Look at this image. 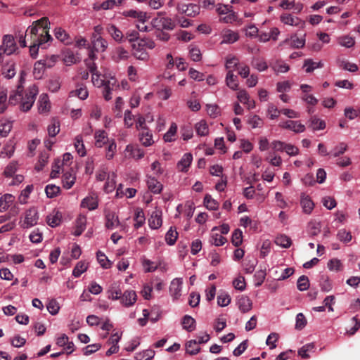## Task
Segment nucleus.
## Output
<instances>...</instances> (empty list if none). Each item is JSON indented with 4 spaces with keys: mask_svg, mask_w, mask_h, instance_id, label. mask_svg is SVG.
Instances as JSON below:
<instances>
[{
    "mask_svg": "<svg viewBox=\"0 0 360 360\" xmlns=\"http://www.w3.org/2000/svg\"><path fill=\"white\" fill-rule=\"evenodd\" d=\"M49 19L46 17L34 21L32 26L29 27L25 35L18 36V41L22 47H25L26 37L30 35L31 44L30 45V53L32 58H35L38 54L39 48L46 49V44L52 40V37L49 34L48 25Z\"/></svg>",
    "mask_w": 360,
    "mask_h": 360,
    "instance_id": "nucleus-1",
    "label": "nucleus"
},
{
    "mask_svg": "<svg viewBox=\"0 0 360 360\" xmlns=\"http://www.w3.org/2000/svg\"><path fill=\"white\" fill-rule=\"evenodd\" d=\"M155 47V43L149 38H143L134 42L131 45L132 55L138 60L147 61L149 54L147 49L152 50Z\"/></svg>",
    "mask_w": 360,
    "mask_h": 360,
    "instance_id": "nucleus-2",
    "label": "nucleus"
},
{
    "mask_svg": "<svg viewBox=\"0 0 360 360\" xmlns=\"http://www.w3.org/2000/svg\"><path fill=\"white\" fill-rule=\"evenodd\" d=\"M151 25L158 31L173 30L175 28V22L165 15V12H158L151 20Z\"/></svg>",
    "mask_w": 360,
    "mask_h": 360,
    "instance_id": "nucleus-3",
    "label": "nucleus"
},
{
    "mask_svg": "<svg viewBox=\"0 0 360 360\" xmlns=\"http://www.w3.org/2000/svg\"><path fill=\"white\" fill-rule=\"evenodd\" d=\"M38 92L39 90L36 85H32L27 88L25 94H22V99H21V110L27 112L31 109Z\"/></svg>",
    "mask_w": 360,
    "mask_h": 360,
    "instance_id": "nucleus-4",
    "label": "nucleus"
},
{
    "mask_svg": "<svg viewBox=\"0 0 360 360\" xmlns=\"http://www.w3.org/2000/svg\"><path fill=\"white\" fill-rule=\"evenodd\" d=\"M39 216L36 207H32L27 210L23 214V217L20 220V227L22 229H30L37 224Z\"/></svg>",
    "mask_w": 360,
    "mask_h": 360,
    "instance_id": "nucleus-5",
    "label": "nucleus"
},
{
    "mask_svg": "<svg viewBox=\"0 0 360 360\" xmlns=\"http://www.w3.org/2000/svg\"><path fill=\"white\" fill-rule=\"evenodd\" d=\"M121 14L126 18H132L136 20L137 22L142 24H144V22L150 18V16L146 12L135 9L124 11L121 13Z\"/></svg>",
    "mask_w": 360,
    "mask_h": 360,
    "instance_id": "nucleus-6",
    "label": "nucleus"
},
{
    "mask_svg": "<svg viewBox=\"0 0 360 360\" xmlns=\"http://www.w3.org/2000/svg\"><path fill=\"white\" fill-rule=\"evenodd\" d=\"M0 47L6 53V56L14 53L18 49L15 39L11 34H6L4 37L2 45Z\"/></svg>",
    "mask_w": 360,
    "mask_h": 360,
    "instance_id": "nucleus-7",
    "label": "nucleus"
},
{
    "mask_svg": "<svg viewBox=\"0 0 360 360\" xmlns=\"http://www.w3.org/2000/svg\"><path fill=\"white\" fill-rule=\"evenodd\" d=\"M176 9L179 13L186 14L187 16L195 17L200 13V6L194 4H178Z\"/></svg>",
    "mask_w": 360,
    "mask_h": 360,
    "instance_id": "nucleus-8",
    "label": "nucleus"
},
{
    "mask_svg": "<svg viewBox=\"0 0 360 360\" xmlns=\"http://www.w3.org/2000/svg\"><path fill=\"white\" fill-rule=\"evenodd\" d=\"M124 156L127 158L140 160L144 157V151L137 146L129 144L124 149Z\"/></svg>",
    "mask_w": 360,
    "mask_h": 360,
    "instance_id": "nucleus-9",
    "label": "nucleus"
},
{
    "mask_svg": "<svg viewBox=\"0 0 360 360\" xmlns=\"http://www.w3.org/2000/svg\"><path fill=\"white\" fill-rule=\"evenodd\" d=\"M281 128L289 129L295 133H302L305 131V126L300 121L286 120L281 122L278 125Z\"/></svg>",
    "mask_w": 360,
    "mask_h": 360,
    "instance_id": "nucleus-10",
    "label": "nucleus"
},
{
    "mask_svg": "<svg viewBox=\"0 0 360 360\" xmlns=\"http://www.w3.org/2000/svg\"><path fill=\"white\" fill-rule=\"evenodd\" d=\"M183 280L181 278H174L169 285V292L174 300H177L181 295Z\"/></svg>",
    "mask_w": 360,
    "mask_h": 360,
    "instance_id": "nucleus-11",
    "label": "nucleus"
},
{
    "mask_svg": "<svg viewBox=\"0 0 360 360\" xmlns=\"http://www.w3.org/2000/svg\"><path fill=\"white\" fill-rule=\"evenodd\" d=\"M162 210L155 209L152 212L150 217L148 219V225L152 229H158L162 224Z\"/></svg>",
    "mask_w": 360,
    "mask_h": 360,
    "instance_id": "nucleus-12",
    "label": "nucleus"
},
{
    "mask_svg": "<svg viewBox=\"0 0 360 360\" xmlns=\"http://www.w3.org/2000/svg\"><path fill=\"white\" fill-rule=\"evenodd\" d=\"M137 300V295L134 290H126L122 294L120 303L125 307L133 306Z\"/></svg>",
    "mask_w": 360,
    "mask_h": 360,
    "instance_id": "nucleus-13",
    "label": "nucleus"
},
{
    "mask_svg": "<svg viewBox=\"0 0 360 360\" xmlns=\"http://www.w3.org/2000/svg\"><path fill=\"white\" fill-rule=\"evenodd\" d=\"M62 218V213L59 210L54 209L46 216V221L49 226L53 228L60 224Z\"/></svg>",
    "mask_w": 360,
    "mask_h": 360,
    "instance_id": "nucleus-14",
    "label": "nucleus"
},
{
    "mask_svg": "<svg viewBox=\"0 0 360 360\" xmlns=\"http://www.w3.org/2000/svg\"><path fill=\"white\" fill-rule=\"evenodd\" d=\"M193 161V155L190 153L183 155L180 160L177 162L176 168L179 172H187Z\"/></svg>",
    "mask_w": 360,
    "mask_h": 360,
    "instance_id": "nucleus-15",
    "label": "nucleus"
},
{
    "mask_svg": "<svg viewBox=\"0 0 360 360\" xmlns=\"http://www.w3.org/2000/svg\"><path fill=\"white\" fill-rule=\"evenodd\" d=\"M139 140L144 147H149L154 144L153 135L149 129H143L139 133Z\"/></svg>",
    "mask_w": 360,
    "mask_h": 360,
    "instance_id": "nucleus-16",
    "label": "nucleus"
},
{
    "mask_svg": "<svg viewBox=\"0 0 360 360\" xmlns=\"http://www.w3.org/2000/svg\"><path fill=\"white\" fill-rule=\"evenodd\" d=\"M95 146L102 148L105 146L111 139H109L108 133L103 129H98L94 133Z\"/></svg>",
    "mask_w": 360,
    "mask_h": 360,
    "instance_id": "nucleus-17",
    "label": "nucleus"
},
{
    "mask_svg": "<svg viewBox=\"0 0 360 360\" xmlns=\"http://www.w3.org/2000/svg\"><path fill=\"white\" fill-rule=\"evenodd\" d=\"M146 184L148 188L154 194H159L161 193L163 188L162 184L152 175H147Z\"/></svg>",
    "mask_w": 360,
    "mask_h": 360,
    "instance_id": "nucleus-18",
    "label": "nucleus"
},
{
    "mask_svg": "<svg viewBox=\"0 0 360 360\" xmlns=\"http://www.w3.org/2000/svg\"><path fill=\"white\" fill-rule=\"evenodd\" d=\"M52 64L49 63L47 60H40L34 63L33 75L35 79H39L42 77L46 67L50 68Z\"/></svg>",
    "mask_w": 360,
    "mask_h": 360,
    "instance_id": "nucleus-19",
    "label": "nucleus"
},
{
    "mask_svg": "<svg viewBox=\"0 0 360 360\" xmlns=\"http://www.w3.org/2000/svg\"><path fill=\"white\" fill-rule=\"evenodd\" d=\"M238 100L245 105L248 110L255 108V102L250 98L249 94L245 89L240 90L237 94Z\"/></svg>",
    "mask_w": 360,
    "mask_h": 360,
    "instance_id": "nucleus-20",
    "label": "nucleus"
},
{
    "mask_svg": "<svg viewBox=\"0 0 360 360\" xmlns=\"http://www.w3.org/2000/svg\"><path fill=\"white\" fill-rule=\"evenodd\" d=\"M92 46L93 49L97 52H104L108 48V41L101 36H92Z\"/></svg>",
    "mask_w": 360,
    "mask_h": 360,
    "instance_id": "nucleus-21",
    "label": "nucleus"
},
{
    "mask_svg": "<svg viewBox=\"0 0 360 360\" xmlns=\"http://www.w3.org/2000/svg\"><path fill=\"white\" fill-rule=\"evenodd\" d=\"M37 105L39 113L43 114L49 112L51 109V103L46 94H42L40 95Z\"/></svg>",
    "mask_w": 360,
    "mask_h": 360,
    "instance_id": "nucleus-22",
    "label": "nucleus"
},
{
    "mask_svg": "<svg viewBox=\"0 0 360 360\" xmlns=\"http://www.w3.org/2000/svg\"><path fill=\"white\" fill-rule=\"evenodd\" d=\"M237 304L242 313H247L252 308V302L249 297L241 295L237 300Z\"/></svg>",
    "mask_w": 360,
    "mask_h": 360,
    "instance_id": "nucleus-23",
    "label": "nucleus"
},
{
    "mask_svg": "<svg viewBox=\"0 0 360 360\" xmlns=\"http://www.w3.org/2000/svg\"><path fill=\"white\" fill-rule=\"evenodd\" d=\"M86 217L82 214L78 216L75 221V226L74 229V231L72 232L73 235L75 236H79L86 227Z\"/></svg>",
    "mask_w": 360,
    "mask_h": 360,
    "instance_id": "nucleus-24",
    "label": "nucleus"
},
{
    "mask_svg": "<svg viewBox=\"0 0 360 360\" xmlns=\"http://www.w3.org/2000/svg\"><path fill=\"white\" fill-rule=\"evenodd\" d=\"M120 225L118 216L115 212H109L105 214V226L108 229H115Z\"/></svg>",
    "mask_w": 360,
    "mask_h": 360,
    "instance_id": "nucleus-25",
    "label": "nucleus"
},
{
    "mask_svg": "<svg viewBox=\"0 0 360 360\" xmlns=\"http://www.w3.org/2000/svg\"><path fill=\"white\" fill-rule=\"evenodd\" d=\"M98 205V198L95 195H89L84 198L81 202V207L86 208L90 211L96 210Z\"/></svg>",
    "mask_w": 360,
    "mask_h": 360,
    "instance_id": "nucleus-26",
    "label": "nucleus"
},
{
    "mask_svg": "<svg viewBox=\"0 0 360 360\" xmlns=\"http://www.w3.org/2000/svg\"><path fill=\"white\" fill-rule=\"evenodd\" d=\"M221 44H233L238 40L239 34L236 31L226 30L221 33Z\"/></svg>",
    "mask_w": 360,
    "mask_h": 360,
    "instance_id": "nucleus-27",
    "label": "nucleus"
},
{
    "mask_svg": "<svg viewBox=\"0 0 360 360\" xmlns=\"http://www.w3.org/2000/svg\"><path fill=\"white\" fill-rule=\"evenodd\" d=\"M281 21L288 25L291 26H301L302 27L304 24L300 18L293 17L291 14L285 13L280 16Z\"/></svg>",
    "mask_w": 360,
    "mask_h": 360,
    "instance_id": "nucleus-28",
    "label": "nucleus"
},
{
    "mask_svg": "<svg viewBox=\"0 0 360 360\" xmlns=\"http://www.w3.org/2000/svg\"><path fill=\"white\" fill-rule=\"evenodd\" d=\"M300 205L303 212L307 214H311L314 207V204L311 199L305 194H302L301 195Z\"/></svg>",
    "mask_w": 360,
    "mask_h": 360,
    "instance_id": "nucleus-29",
    "label": "nucleus"
},
{
    "mask_svg": "<svg viewBox=\"0 0 360 360\" xmlns=\"http://www.w3.org/2000/svg\"><path fill=\"white\" fill-rule=\"evenodd\" d=\"M108 33L117 42H122L124 39L122 32L113 24H109L106 27Z\"/></svg>",
    "mask_w": 360,
    "mask_h": 360,
    "instance_id": "nucleus-30",
    "label": "nucleus"
},
{
    "mask_svg": "<svg viewBox=\"0 0 360 360\" xmlns=\"http://www.w3.org/2000/svg\"><path fill=\"white\" fill-rule=\"evenodd\" d=\"M283 44L289 45L292 48H302L305 44V39L303 37H298L296 34L292 35L290 39H285Z\"/></svg>",
    "mask_w": 360,
    "mask_h": 360,
    "instance_id": "nucleus-31",
    "label": "nucleus"
},
{
    "mask_svg": "<svg viewBox=\"0 0 360 360\" xmlns=\"http://www.w3.org/2000/svg\"><path fill=\"white\" fill-rule=\"evenodd\" d=\"M22 87L21 86H18L17 89L14 91H12L10 94L8 103L10 105H15L17 104L21 103V99H22Z\"/></svg>",
    "mask_w": 360,
    "mask_h": 360,
    "instance_id": "nucleus-32",
    "label": "nucleus"
},
{
    "mask_svg": "<svg viewBox=\"0 0 360 360\" xmlns=\"http://www.w3.org/2000/svg\"><path fill=\"white\" fill-rule=\"evenodd\" d=\"M54 35L58 40L60 41L65 44H70L72 43L70 35L65 30L61 27H56L54 30Z\"/></svg>",
    "mask_w": 360,
    "mask_h": 360,
    "instance_id": "nucleus-33",
    "label": "nucleus"
},
{
    "mask_svg": "<svg viewBox=\"0 0 360 360\" xmlns=\"http://www.w3.org/2000/svg\"><path fill=\"white\" fill-rule=\"evenodd\" d=\"M272 70L276 75L280 73H285L289 71L290 66L285 62L277 60L271 64Z\"/></svg>",
    "mask_w": 360,
    "mask_h": 360,
    "instance_id": "nucleus-34",
    "label": "nucleus"
},
{
    "mask_svg": "<svg viewBox=\"0 0 360 360\" xmlns=\"http://www.w3.org/2000/svg\"><path fill=\"white\" fill-rule=\"evenodd\" d=\"M108 297L112 300H120L122 296V290L116 283L111 285L107 290Z\"/></svg>",
    "mask_w": 360,
    "mask_h": 360,
    "instance_id": "nucleus-35",
    "label": "nucleus"
},
{
    "mask_svg": "<svg viewBox=\"0 0 360 360\" xmlns=\"http://www.w3.org/2000/svg\"><path fill=\"white\" fill-rule=\"evenodd\" d=\"M76 180L73 171L66 172L63 176V187L70 189L75 184Z\"/></svg>",
    "mask_w": 360,
    "mask_h": 360,
    "instance_id": "nucleus-36",
    "label": "nucleus"
},
{
    "mask_svg": "<svg viewBox=\"0 0 360 360\" xmlns=\"http://www.w3.org/2000/svg\"><path fill=\"white\" fill-rule=\"evenodd\" d=\"M323 67V63L321 61L314 62L312 59H306L304 61L303 68L307 73L312 72L317 68Z\"/></svg>",
    "mask_w": 360,
    "mask_h": 360,
    "instance_id": "nucleus-37",
    "label": "nucleus"
},
{
    "mask_svg": "<svg viewBox=\"0 0 360 360\" xmlns=\"http://www.w3.org/2000/svg\"><path fill=\"white\" fill-rule=\"evenodd\" d=\"M15 197L11 194H5L0 198V212L6 211L14 201Z\"/></svg>",
    "mask_w": 360,
    "mask_h": 360,
    "instance_id": "nucleus-38",
    "label": "nucleus"
},
{
    "mask_svg": "<svg viewBox=\"0 0 360 360\" xmlns=\"http://www.w3.org/2000/svg\"><path fill=\"white\" fill-rule=\"evenodd\" d=\"M251 65L259 72H264L268 69L266 61L262 58H253L251 61Z\"/></svg>",
    "mask_w": 360,
    "mask_h": 360,
    "instance_id": "nucleus-39",
    "label": "nucleus"
},
{
    "mask_svg": "<svg viewBox=\"0 0 360 360\" xmlns=\"http://www.w3.org/2000/svg\"><path fill=\"white\" fill-rule=\"evenodd\" d=\"M105 146L107 147L105 148V157L108 160H112L117 151V144L115 139H111Z\"/></svg>",
    "mask_w": 360,
    "mask_h": 360,
    "instance_id": "nucleus-40",
    "label": "nucleus"
},
{
    "mask_svg": "<svg viewBox=\"0 0 360 360\" xmlns=\"http://www.w3.org/2000/svg\"><path fill=\"white\" fill-rule=\"evenodd\" d=\"M117 81L115 78H111L110 80L107 82L103 86V97L106 101H109L112 98L111 91L113 89L114 86H116Z\"/></svg>",
    "mask_w": 360,
    "mask_h": 360,
    "instance_id": "nucleus-41",
    "label": "nucleus"
},
{
    "mask_svg": "<svg viewBox=\"0 0 360 360\" xmlns=\"http://www.w3.org/2000/svg\"><path fill=\"white\" fill-rule=\"evenodd\" d=\"M183 328L188 332L193 331L195 328V320L189 315H185L181 321Z\"/></svg>",
    "mask_w": 360,
    "mask_h": 360,
    "instance_id": "nucleus-42",
    "label": "nucleus"
},
{
    "mask_svg": "<svg viewBox=\"0 0 360 360\" xmlns=\"http://www.w3.org/2000/svg\"><path fill=\"white\" fill-rule=\"evenodd\" d=\"M195 129L198 135L205 136L209 134V127L205 120H200L195 124Z\"/></svg>",
    "mask_w": 360,
    "mask_h": 360,
    "instance_id": "nucleus-43",
    "label": "nucleus"
},
{
    "mask_svg": "<svg viewBox=\"0 0 360 360\" xmlns=\"http://www.w3.org/2000/svg\"><path fill=\"white\" fill-rule=\"evenodd\" d=\"M70 96H77L81 100H85L89 96V92L86 86L83 85L77 86L76 89L70 91Z\"/></svg>",
    "mask_w": 360,
    "mask_h": 360,
    "instance_id": "nucleus-44",
    "label": "nucleus"
},
{
    "mask_svg": "<svg viewBox=\"0 0 360 360\" xmlns=\"http://www.w3.org/2000/svg\"><path fill=\"white\" fill-rule=\"evenodd\" d=\"M74 146L79 156L84 157L86 155V148L82 136L78 135L75 137Z\"/></svg>",
    "mask_w": 360,
    "mask_h": 360,
    "instance_id": "nucleus-45",
    "label": "nucleus"
},
{
    "mask_svg": "<svg viewBox=\"0 0 360 360\" xmlns=\"http://www.w3.org/2000/svg\"><path fill=\"white\" fill-rule=\"evenodd\" d=\"M309 127L314 131L323 130L326 128V122L324 120L314 116L309 120Z\"/></svg>",
    "mask_w": 360,
    "mask_h": 360,
    "instance_id": "nucleus-46",
    "label": "nucleus"
},
{
    "mask_svg": "<svg viewBox=\"0 0 360 360\" xmlns=\"http://www.w3.org/2000/svg\"><path fill=\"white\" fill-rule=\"evenodd\" d=\"M226 85L233 90H237L238 87V82L237 76L231 71H228L226 76Z\"/></svg>",
    "mask_w": 360,
    "mask_h": 360,
    "instance_id": "nucleus-47",
    "label": "nucleus"
},
{
    "mask_svg": "<svg viewBox=\"0 0 360 360\" xmlns=\"http://www.w3.org/2000/svg\"><path fill=\"white\" fill-rule=\"evenodd\" d=\"M145 221L146 217L143 210L137 208L135 211V223L134 224V228L138 229L139 228L141 227L145 224Z\"/></svg>",
    "mask_w": 360,
    "mask_h": 360,
    "instance_id": "nucleus-48",
    "label": "nucleus"
},
{
    "mask_svg": "<svg viewBox=\"0 0 360 360\" xmlns=\"http://www.w3.org/2000/svg\"><path fill=\"white\" fill-rule=\"evenodd\" d=\"M177 131V125L173 122L171 124L168 131L164 134L163 139L165 142H172L175 141V136Z\"/></svg>",
    "mask_w": 360,
    "mask_h": 360,
    "instance_id": "nucleus-49",
    "label": "nucleus"
},
{
    "mask_svg": "<svg viewBox=\"0 0 360 360\" xmlns=\"http://www.w3.org/2000/svg\"><path fill=\"white\" fill-rule=\"evenodd\" d=\"M15 143L13 140H9L3 147L1 154L4 157L11 158L15 151Z\"/></svg>",
    "mask_w": 360,
    "mask_h": 360,
    "instance_id": "nucleus-50",
    "label": "nucleus"
},
{
    "mask_svg": "<svg viewBox=\"0 0 360 360\" xmlns=\"http://www.w3.org/2000/svg\"><path fill=\"white\" fill-rule=\"evenodd\" d=\"M275 243L283 248H288L292 244V240L288 236L281 234L276 236Z\"/></svg>",
    "mask_w": 360,
    "mask_h": 360,
    "instance_id": "nucleus-51",
    "label": "nucleus"
},
{
    "mask_svg": "<svg viewBox=\"0 0 360 360\" xmlns=\"http://www.w3.org/2000/svg\"><path fill=\"white\" fill-rule=\"evenodd\" d=\"M88 266V263H86L84 261H79L77 263L76 266L73 269L72 275L75 278L79 277L84 272L87 270Z\"/></svg>",
    "mask_w": 360,
    "mask_h": 360,
    "instance_id": "nucleus-52",
    "label": "nucleus"
},
{
    "mask_svg": "<svg viewBox=\"0 0 360 360\" xmlns=\"http://www.w3.org/2000/svg\"><path fill=\"white\" fill-rule=\"evenodd\" d=\"M129 53L122 47L117 48L113 53L112 58L115 61L126 60L129 58Z\"/></svg>",
    "mask_w": 360,
    "mask_h": 360,
    "instance_id": "nucleus-53",
    "label": "nucleus"
},
{
    "mask_svg": "<svg viewBox=\"0 0 360 360\" xmlns=\"http://www.w3.org/2000/svg\"><path fill=\"white\" fill-rule=\"evenodd\" d=\"M204 205L207 209L210 210H217L219 208V202L212 198L210 194H206L204 198Z\"/></svg>",
    "mask_w": 360,
    "mask_h": 360,
    "instance_id": "nucleus-54",
    "label": "nucleus"
},
{
    "mask_svg": "<svg viewBox=\"0 0 360 360\" xmlns=\"http://www.w3.org/2000/svg\"><path fill=\"white\" fill-rule=\"evenodd\" d=\"M200 350L199 345L196 340H191L186 344V351L191 355H195L198 354Z\"/></svg>",
    "mask_w": 360,
    "mask_h": 360,
    "instance_id": "nucleus-55",
    "label": "nucleus"
},
{
    "mask_svg": "<svg viewBox=\"0 0 360 360\" xmlns=\"http://www.w3.org/2000/svg\"><path fill=\"white\" fill-rule=\"evenodd\" d=\"M248 124H250L252 129H255L262 127L264 122L259 116L257 115H252L248 117Z\"/></svg>",
    "mask_w": 360,
    "mask_h": 360,
    "instance_id": "nucleus-56",
    "label": "nucleus"
},
{
    "mask_svg": "<svg viewBox=\"0 0 360 360\" xmlns=\"http://www.w3.org/2000/svg\"><path fill=\"white\" fill-rule=\"evenodd\" d=\"M47 131L49 136L55 137L60 131L59 122L53 119L51 123L48 126Z\"/></svg>",
    "mask_w": 360,
    "mask_h": 360,
    "instance_id": "nucleus-57",
    "label": "nucleus"
},
{
    "mask_svg": "<svg viewBox=\"0 0 360 360\" xmlns=\"http://www.w3.org/2000/svg\"><path fill=\"white\" fill-rule=\"evenodd\" d=\"M155 356V351L152 349H146L136 353L135 359L136 360H151Z\"/></svg>",
    "mask_w": 360,
    "mask_h": 360,
    "instance_id": "nucleus-58",
    "label": "nucleus"
},
{
    "mask_svg": "<svg viewBox=\"0 0 360 360\" xmlns=\"http://www.w3.org/2000/svg\"><path fill=\"white\" fill-rule=\"evenodd\" d=\"M60 191V188L54 184H48L45 188L46 196L49 198L56 197Z\"/></svg>",
    "mask_w": 360,
    "mask_h": 360,
    "instance_id": "nucleus-59",
    "label": "nucleus"
},
{
    "mask_svg": "<svg viewBox=\"0 0 360 360\" xmlns=\"http://www.w3.org/2000/svg\"><path fill=\"white\" fill-rule=\"evenodd\" d=\"M347 144L342 142L333 149V150L330 152V154L334 158L339 157L340 155L344 154L347 151Z\"/></svg>",
    "mask_w": 360,
    "mask_h": 360,
    "instance_id": "nucleus-60",
    "label": "nucleus"
},
{
    "mask_svg": "<svg viewBox=\"0 0 360 360\" xmlns=\"http://www.w3.org/2000/svg\"><path fill=\"white\" fill-rule=\"evenodd\" d=\"M338 44L346 48H351L355 44L354 39L349 36H342L338 39Z\"/></svg>",
    "mask_w": 360,
    "mask_h": 360,
    "instance_id": "nucleus-61",
    "label": "nucleus"
},
{
    "mask_svg": "<svg viewBox=\"0 0 360 360\" xmlns=\"http://www.w3.org/2000/svg\"><path fill=\"white\" fill-rule=\"evenodd\" d=\"M12 122L10 121H1L0 122V136L6 137L10 133L12 129Z\"/></svg>",
    "mask_w": 360,
    "mask_h": 360,
    "instance_id": "nucleus-62",
    "label": "nucleus"
},
{
    "mask_svg": "<svg viewBox=\"0 0 360 360\" xmlns=\"http://www.w3.org/2000/svg\"><path fill=\"white\" fill-rule=\"evenodd\" d=\"M18 168V162L15 161H12L6 167L4 174L6 177H12L17 172Z\"/></svg>",
    "mask_w": 360,
    "mask_h": 360,
    "instance_id": "nucleus-63",
    "label": "nucleus"
},
{
    "mask_svg": "<svg viewBox=\"0 0 360 360\" xmlns=\"http://www.w3.org/2000/svg\"><path fill=\"white\" fill-rule=\"evenodd\" d=\"M178 233L171 227L165 235V240L169 245H172L176 241Z\"/></svg>",
    "mask_w": 360,
    "mask_h": 360,
    "instance_id": "nucleus-64",
    "label": "nucleus"
}]
</instances>
